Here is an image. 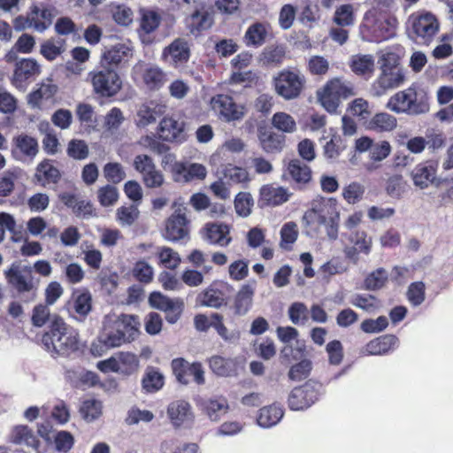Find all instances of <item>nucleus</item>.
Wrapping results in <instances>:
<instances>
[{
    "label": "nucleus",
    "mask_w": 453,
    "mask_h": 453,
    "mask_svg": "<svg viewBox=\"0 0 453 453\" xmlns=\"http://www.w3.org/2000/svg\"><path fill=\"white\" fill-rule=\"evenodd\" d=\"M42 342L48 350L58 354H66L77 349L78 333L68 326L63 319L56 316L52 321L50 334L43 335Z\"/></svg>",
    "instance_id": "nucleus-1"
},
{
    "label": "nucleus",
    "mask_w": 453,
    "mask_h": 453,
    "mask_svg": "<svg viewBox=\"0 0 453 453\" xmlns=\"http://www.w3.org/2000/svg\"><path fill=\"white\" fill-rule=\"evenodd\" d=\"M380 73L374 82L376 96H381L388 89L401 86L405 81L403 68L400 65L398 58L392 52L381 55L379 60Z\"/></svg>",
    "instance_id": "nucleus-2"
},
{
    "label": "nucleus",
    "mask_w": 453,
    "mask_h": 453,
    "mask_svg": "<svg viewBox=\"0 0 453 453\" xmlns=\"http://www.w3.org/2000/svg\"><path fill=\"white\" fill-rule=\"evenodd\" d=\"M410 35L418 44H429L438 34L440 22L437 17L427 11H421L409 17Z\"/></svg>",
    "instance_id": "nucleus-3"
},
{
    "label": "nucleus",
    "mask_w": 453,
    "mask_h": 453,
    "mask_svg": "<svg viewBox=\"0 0 453 453\" xmlns=\"http://www.w3.org/2000/svg\"><path fill=\"white\" fill-rule=\"evenodd\" d=\"M386 106L397 114L419 115L429 111L428 103L418 99L417 91L413 88H408L394 94L388 99Z\"/></svg>",
    "instance_id": "nucleus-4"
},
{
    "label": "nucleus",
    "mask_w": 453,
    "mask_h": 453,
    "mask_svg": "<svg viewBox=\"0 0 453 453\" xmlns=\"http://www.w3.org/2000/svg\"><path fill=\"white\" fill-rule=\"evenodd\" d=\"M354 95L353 85L341 78L330 80L321 90L318 91L319 101L328 112L336 111L342 98L346 99Z\"/></svg>",
    "instance_id": "nucleus-5"
},
{
    "label": "nucleus",
    "mask_w": 453,
    "mask_h": 453,
    "mask_svg": "<svg viewBox=\"0 0 453 453\" xmlns=\"http://www.w3.org/2000/svg\"><path fill=\"white\" fill-rule=\"evenodd\" d=\"M276 93L286 100L296 98L305 83L304 76L297 70L284 69L273 78Z\"/></svg>",
    "instance_id": "nucleus-6"
},
{
    "label": "nucleus",
    "mask_w": 453,
    "mask_h": 453,
    "mask_svg": "<svg viewBox=\"0 0 453 453\" xmlns=\"http://www.w3.org/2000/svg\"><path fill=\"white\" fill-rule=\"evenodd\" d=\"M172 207L173 212L165 222V238L176 242L188 234L189 220L187 218L188 208L180 199L174 201Z\"/></svg>",
    "instance_id": "nucleus-7"
},
{
    "label": "nucleus",
    "mask_w": 453,
    "mask_h": 453,
    "mask_svg": "<svg viewBox=\"0 0 453 453\" xmlns=\"http://www.w3.org/2000/svg\"><path fill=\"white\" fill-rule=\"evenodd\" d=\"M93 90L102 96H113L122 88V81L119 73L112 69H104L89 73Z\"/></svg>",
    "instance_id": "nucleus-8"
},
{
    "label": "nucleus",
    "mask_w": 453,
    "mask_h": 453,
    "mask_svg": "<svg viewBox=\"0 0 453 453\" xmlns=\"http://www.w3.org/2000/svg\"><path fill=\"white\" fill-rule=\"evenodd\" d=\"M210 104L212 111L226 122L240 120L246 114L245 106L236 104L232 97L226 95L213 96Z\"/></svg>",
    "instance_id": "nucleus-9"
},
{
    "label": "nucleus",
    "mask_w": 453,
    "mask_h": 453,
    "mask_svg": "<svg viewBox=\"0 0 453 453\" xmlns=\"http://www.w3.org/2000/svg\"><path fill=\"white\" fill-rule=\"evenodd\" d=\"M162 17L157 12L141 8L139 10L137 34L143 44H150L153 42L152 35L159 27Z\"/></svg>",
    "instance_id": "nucleus-10"
},
{
    "label": "nucleus",
    "mask_w": 453,
    "mask_h": 453,
    "mask_svg": "<svg viewBox=\"0 0 453 453\" xmlns=\"http://www.w3.org/2000/svg\"><path fill=\"white\" fill-rule=\"evenodd\" d=\"M4 275L8 284L19 292H29L34 288L32 267L29 265L14 263Z\"/></svg>",
    "instance_id": "nucleus-11"
},
{
    "label": "nucleus",
    "mask_w": 453,
    "mask_h": 453,
    "mask_svg": "<svg viewBox=\"0 0 453 453\" xmlns=\"http://www.w3.org/2000/svg\"><path fill=\"white\" fill-rule=\"evenodd\" d=\"M134 72L141 74L143 84L150 90H157L165 82V73L157 65L140 61L134 65Z\"/></svg>",
    "instance_id": "nucleus-12"
},
{
    "label": "nucleus",
    "mask_w": 453,
    "mask_h": 453,
    "mask_svg": "<svg viewBox=\"0 0 453 453\" xmlns=\"http://www.w3.org/2000/svg\"><path fill=\"white\" fill-rule=\"evenodd\" d=\"M129 342L124 334H121L118 330L108 331L104 326V332L99 337L91 344V353L96 357L104 355L107 350L112 348H117L124 343Z\"/></svg>",
    "instance_id": "nucleus-13"
},
{
    "label": "nucleus",
    "mask_w": 453,
    "mask_h": 453,
    "mask_svg": "<svg viewBox=\"0 0 453 453\" xmlns=\"http://www.w3.org/2000/svg\"><path fill=\"white\" fill-rule=\"evenodd\" d=\"M202 237L211 244L226 247L232 242L230 226L225 223H207L201 230Z\"/></svg>",
    "instance_id": "nucleus-14"
},
{
    "label": "nucleus",
    "mask_w": 453,
    "mask_h": 453,
    "mask_svg": "<svg viewBox=\"0 0 453 453\" xmlns=\"http://www.w3.org/2000/svg\"><path fill=\"white\" fill-rule=\"evenodd\" d=\"M41 73V66L34 58H22L15 65L12 84L21 90L25 89L26 81Z\"/></svg>",
    "instance_id": "nucleus-15"
},
{
    "label": "nucleus",
    "mask_w": 453,
    "mask_h": 453,
    "mask_svg": "<svg viewBox=\"0 0 453 453\" xmlns=\"http://www.w3.org/2000/svg\"><path fill=\"white\" fill-rule=\"evenodd\" d=\"M185 123L179 114L164 117L159 122V136L168 142L178 141L182 138Z\"/></svg>",
    "instance_id": "nucleus-16"
},
{
    "label": "nucleus",
    "mask_w": 453,
    "mask_h": 453,
    "mask_svg": "<svg viewBox=\"0 0 453 453\" xmlns=\"http://www.w3.org/2000/svg\"><path fill=\"white\" fill-rule=\"evenodd\" d=\"M174 181L188 183L193 180H203L206 178V167L198 163L182 162V165H175Z\"/></svg>",
    "instance_id": "nucleus-17"
},
{
    "label": "nucleus",
    "mask_w": 453,
    "mask_h": 453,
    "mask_svg": "<svg viewBox=\"0 0 453 453\" xmlns=\"http://www.w3.org/2000/svg\"><path fill=\"white\" fill-rule=\"evenodd\" d=\"M320 215L326 221L327 218H339L340 211L338 209V202L334 197L317 196L311 203V208L308 210V216Z\"/></svg>",
    "instance_id": "nucleus-18"
},
{
    "label": "nucleus",
    "mask_w": 453,
    "mask_h": 453,
    "mask_svg": "<svg viewBox=\"0 0 453 453\" xmlns=\"http://www.w3.org/2000/svg\"><path fill=\"white\" fill-rule=\"evenodd\" d=\"M260 200L269 206H278L288 202L292 196L288 188L274 184H265L259 190Z\"/></svg>",
    "instance_id": "nucleus-19"
},
{
    "label": "nucleus",
    "mask_w": 453,
    "mask_h": 453,
    "mask_svg": "<svg viewBox=\"0 0 453 453\" xmlns=\"http://www.w3.org/2000/svg\"><path fill=\"white\" fill-rule=\"evenodd\" d=\"M167 416L175 427L190 422L194 418L191 405L184 400L172 402L167 407Z\"/></svg>",
    "instance_id": "nucleus-20"
},
{
    "label": "nucleus",
    "mask_w": 453,
    "mask_h": 453,
    "mask_svg": "<svg viewBox=\"0 0 453 453\" xmlns=\"http://www.w3.org/2000/svg\"><path fill=\"white\" fill-rule=\"evenodd\" d=\"M190 50L188 42L181 38L175 39L171 44L165 47L163 50V58L173 64L178 65L187 62L189 58Z\"/></svg>",
    "instance_id": "nucleus-21"
},
{
    "label": "nucleus",
    "mask_w": 453,
    "mask_h": 453,
    "mask_svg": "<svg viewBox=\"0 0 453 453\" xmlns=\"http://www.w3.org/2000/svg\"><path fill=\"white\" fill-rule=\"evenodd\" d=\"M165 106L155 103L144 104L138 107L135 115V124L144 128L156 122L157 119L165 112Z\"/></svg>",
    "instance_id": "nucleus-22"
},
{
    "label": "nucleus",
    "mask_w": 453,
    "mask_h": 453,
    "mask_svg": "<svg viewBox=\"0 0 453 453\" xmlns=\"http://www.w3.org/2000/svg\"><path fill=\"white\" fill-rule=\"evenodd\" d=\"M60 199L66 206L73 209L78 218L88 219L95 216L93 204L89 201L81 200L76 196L67 193L61 195Z\"/></svg>",
    "instance_id": "nucleus-23"
},
{
    "label": "nucleus",
    "mask_w": 453,
    "mask_h": 453,
    "mask_svg": "<svg viewBox=\"0 0 453 453\" xmlns=\"http://www.w3.org/2000/svg\"><path fill=\"white\" fill-rule=\"evenodd\" d=\"M254 294V281L245 283L240 288L234 298V308L237 314L244 315L249 311L253 303Z\"/></svg>",
    "instance_id": "nucleus-24"
},
{
    "label": "nucleus",
    "mask_w": 453,
    "mask_h": 453,
    "mask_svg": "<svg viewBox=\"0 0 453 453\" xmlns=\"http://www.w3.org/2000/svg\"><path fill=\"white\" fill-rule=\"evenodd\" d=\"M133 55L130 43L119 42L107 49L103 54V60L108 65H119Z\"/></svg>",
    "instance_id": "nucleus-25"
},
{
    "label": "nucleus",
    "mask_w": 453,
    "mask_h": 453,
    "mask_svg": "<svg viewBox=\"0 0 453 453\" xmlns=\"http://www.w3.org/2000/svg\"><path fill=\"white\" fill-rule=\"evenodd\" d=\"M140 322L133 315H121L114 321V329L118 330L130 342L139 334Z\"/></svg>",
    "instance_id": "nucleus-26"
},
{
    "label": "nucleus",
    "mask_w": 453,
    "mask_h": 453,
    "mask_svg": "<svg viewBox=\"0 0 453 453\" xmlns=\"http://www.w3.org/2000/svg\"><path fill=\"white\" fill-rule=\"evenodd\" d=\"M413 184L419 189L427 188L436 178V169L433 165H418L411 173Z\"/></svg>",
    "instance_id": "nucleus-27"
},
{
    "label": "nucleus",
    "mask_w": 453,
    "mask_h": 453,
    "mask_svg": "<svg viewBox=\"0 0 453 453\" xmlns=\"http://www.w3.org/2000/svg\"><path fill=\"white\" fill-rule=\"evenodd\" d=\"M269 26L265 23L251 24L243 36L245 44L249 47H259L265 43L268 35Z\"/></svg>",
    "instance_id": "nucleus-28"
},
{
    "label": "nucleus",
    "mask_w": 453,
    "mask_h": 453,
    "mask_svg": "<svg viewBox=\"0 0 453 453\" xmlns=\"http://www.w3.org/2000/svg\"><path fill=\"white\" fill-rule=\"evenodd\" d=\"M375 60L370 54H356L350 58L349 67L357 75L371 76L374 72Z\"/></svg>",
    "instance_id": "nucleus-29"
},
{
    "label": "nucleus",
    "mask_w": 453,
    "mask_h": 453,
    "mask_svg": "<svg viewBox=\"0 0 453 453\" xmlns=\"http://www.w3.org/2000/svg\"><path fill=\"white\" fill-rule=\"evenodd\" d=\"M209 366L219 376L229 377L237 373V363L232 358L213 356L209 359Z\"/></svg>",
    "instance_id": "nucleus-30"
},
{
    "label": "nucleus",
    "mask_w": 453,
    "mask_h": 453,
    "mask_svg": "<svg viewBox=\"0 0 453 453\" xmlns=\"http://www.w3.org/2000/svg\"><path fill=\"white\" fill-rule=\"evenodd\" d=\"M397 126V119L387 112H379L372 116L367 122L366 127L375 132H390Z\"/></svg>",
    "instance_id": "nucleus-31"
},
{
    "label": "nucleus",
    "mask_w": 453,
    "mask_h": 453,
    "mask_svg": "<svg viewBox=\"0 0 453 453\" xmlns=\"http://www.w3.org/2000/svg\"><path fill=\"white\" fill-rule=\"evenodd\" d=\"M314 402V393L307 388H296L288 396V405L292 410L299 411L309 407Z\"/></svg>",
    "instance_id": "nucleus-32"
},
{
    "label": "nucleus",
    "mask_w": 453,
    "mask_h": 453,
    "mask_svg": "<svg viewBox=\"0 0 453 453\" xmlns=\"http://www.w3.org/2000/svg\"><path fill=\"white\" fill-rule=\"evenodd\" d=\"M70 307L80 316H87L92 308V296L87 290H77L73 294Z\"/></svg>",
    "instance_id": "nucleus-33"
},
{
    "label": "nucleus",
    "mask_w": 453,
    "mask_h": 453,
    "mask_svg": "<svg viewBox=\"0 0 453 453\" xmlns=\"http://www.w3.org/2000/svg\"><path fill=\"white\" fill-rule=\"evenodd\" d=\"M58 88L50 81L42 82L40 87L27 96V103L32 108H40L42 100L51 98Z\"/></svg>",
    "instance_id": "nucleus-34"
},
{
    "label": "nucleus",
    "mask_w": 453,
    "mask_h": 453,
    "mask_svg": "<svg viewBox=\"0 0 453 453\" xmlns=\"http://www.w3.org/2000/svg\"><path fill=\"white\" fill-rule=\"evenodd\" d=\"M271 124L273 128L283 134H294L297 131V123L295 118L285 112H275L271 119Z\"/></svg>",
    "instance_id": "nucleus-35"
},
{
    "label": "nucleus",
    "mask_w": 453,
    "mask_h": 453,
    "mask_svg": "<svg viewBox=\"0 0 453 453\" xmlns=\"http://www.w3.org/2000/svg\"><path fill=\"white\" fill-rule=\"evenodd\" d=\"M258 140L262 149L266 153L280 152L285 147V140L283 137L266 130L259 132Z\"/></svg>",
    "instance_id": "nucleus-36"
},
{
    "label": "nucleus",
    "mask_w": 453,
    "mask_h": 453,
    "mask_svg": "<svg viewBox=\"0 0 453 453\" xmlns=\"http://www.w3.org/2000/svg\"><path fill=\"white\" fill-rule=\"evenodd\" d=\"M282 417V409L276 404H273L260 409L257 421L261 427L268 428L276 425Z\"/></svg>",
    "instance_id": "nucleus-37"
},
{
    "label": "nucleus",
    "mask_w": 453,
    "mask_h": 453,
    "mask_svg": "<svg viewBox=\"0 0 453 453\" xmlns=\"http://www.w3.org/2000/svg\"><path fill=\"white\" fill-rule=\"evenodd\" d=\"M398 340L395 336L387 334L368 342L365 346V350L371 355H383L394 348Z\"/></svg>",
    "instance_id": "nucleus-38"
},
{
    "label": "nucleus",
    "mask_w": 453,
    "mask_h": 453,
    "mask_svg": "<svg viewBox=\"0 0 453 453\" xmlns=\"http://www.w3.org/2000/svg\"><path fill=\"white\" fill-rule=\"evenodd\" d=\"M165 383L164 375L156 368L149 367L142 380V388L148 393L161 389Z\"/></svg>",
    "instance_id": "nucleus-39"
},
{
    "label": "nucleus",
    "mask_w": 453,
    "mask_h": 453,
    "mask_svg": "<svg viewBox=\"0 0 453 453\" xmlns=\"http://www.w3.org/2000/svg\"><path fill=\"white\" fill-rule=\"evenodd\" d=\"M119 373L122 375H131L139 369V359L137 356L131 352L117 353Z\"/></svg>",
    "instance_id": "nucleus-40"
},
{
    "label": "nucleus",
    "mask_w": 453,
    "mask_h": 453,
    "mask_svg": "<svg viewBox=\"0 0 453 453\" xmlns=\"http://www.w3.org/2000/svg\"><path fill=\"white\" fill-rule=\"evenodd\" d=\"M13 142L16 148L28 157H35L39 151L37 140L27 134H22L14 137Z\"/></svg>",
    "instance_id": "nucleus-41"
},
{
    "label": "nucleus",
    "mask_w": 453,
    "mask_h": 453,
    "mask_svg": "<svg viewBox=\"0 0 453 453\" xmlns=\"http://www.w3.org/2000/svg\"><path fill=\"white\" fill-rule=\"evenodd\" d=\"M156 256L158 258L159 265L167 269H175L180 264V257L173 249L166 246L158 247Z\"/></svg>",
    "instance_id": "nucleus-42"
},
{
    "label": "nucleus",
    "mask_w": 453,
    "mask_h": 453,
    "mask_svg": "<svg viewBox=\"0 0 453 453\" xmlns=\"http://www.w3.org/2000/svg\"><path fill=\"white\" fill-rule=\"evenodd\" d=\"M187 24L191 34H196L201 30L208 29L212 25V18L211 15L204 12H195L187 19Z\"/></svg>",
    "instance_id": "nucleus-43"
},
{
    "label": "nucleus",
    "mask_w": 453,
    "mask_h": 453,
    "mask_svg": "<svg viewBox=\"0 0 453 453\" xmlns=\"http://www.w3.org/2000/svg\"><path fill=\"white\" fill-rule=\"evenodd\" d=\"M80 412L85 421L93 422L103 415V404L96 399L85 400L80 408Z\"/></svg>",
    "instance_id": "nucleus-44"
},
{
    "label": "nucleus",
    "mask_w": 453,
    "mask_h": 453,
    "mask_svg": "<svg viewBox=\"0 0 453 453\" xmlns=\"http://www.w3.org/2000/svg\"><path fill=\"white\" fill-rule=\"evenodd\" d=\"M197 302L201 306L217 309L224 303V298L222 293L219 290L208 288L198 295Z\"/></svg>",
    "instance_id": "nucleus-45"
},
{
    "label": "nucleus",
    "mask_w": 453,
    "mask_h": 453,
    "mask_svg": "<svg viewBox=\"0 0 453 453\" xmlns=\"http://www.w3.org/2000/svg\"><path fill=\"white\" fill-rule=\"evenodd\" d=\"M12 437L13 442L32 448H36L39 443L32 430L26 426H16L12 430Z\"/></svg>",
    "instance_id": "nucleus-46"
},
{
    "label": "nucleus",
    "mask_w": 453,
    "mask_h": 453,
    "mask_svg": "<svg viewBox=\"0 0 453 453\" xmlns=\"http://www.w3.org/2000/svg\"><path fill=\"white\" fill-rule=\"evenodd\" d=\"M35 177L43 184L46 182L55 183L59 179V171L52 165L50 160H44L38 165Z\"/></svg>",
    "instance_id": "nucleus-47"
},
{
    "label": "nucleus",
    "mask_w": 453,
    "mask_h": 453,
    "mask_svg": "<svg viewBox=\"0 0 453 453\" xmlns=\"http://www.w3.org/2000/svg\"><path fill=\"white\" fill-rule=\"evenodd\" d=\"M288 170L296 182L307 183L311 179V168L297 159L289 162Z\"/></svg>",
    "instance_id": "nucleus-48"
},
{
    "label": "nucleus",
    "mask_w": 453,
    "mask_h": 453,
    "mask_svg": "<svg viewBox=\"0 0 453 453\" xmlns=\"http://www.w3.org/2000/svg\"><path fill=\"white\" fill-rule=\"evenodd\" d=\"M285 58V50L281 46H268L260 54V61L263 65H277Z\"/></svg>",
    "instance_id": "nucleus-49"
},
{
    "label": "nucleus",
    "mask_w": 453,
    "mask_h": 453,
    "mask_svg": "<svg viewBox=\"0 0 453 453\" xmlns=\"http://www.w3.org/2000/svg\"><path fill=\"white\" fill-rule=\"evenodd\" d=\"M228 411V403L224 398L211 399L205 405L207 416L212 421H218Z\"/></svg>",
    "instance_id": "nucleus-50"
},
{
    "label": "nucleus",
    "mask_w": 453,
    "mask_h": 453,
    "mask_svg": "<svg viewBox=\"0 0 453 453\" xmlns=\"http://www.w3.org/2000/svg\"><path fill=\"white\" fill-rule=\"evenodd\" d=\"M140 211L134 205L120 206L116 210L117 221L122 226L133 225L139 218Z\"/></svg>",
    "instance_id": "nucleus-51"
},
{
    "label": "nucleus",
    "mask_w": 453,
    "mask_h": 453,
    "mask_svg": "<svg viewBox=\"0 0 453 453\" xmlns=\"http://www.w3.org/2000/svg\"><path fill=\"white\" fill-rule=\"evenodd\" d=\"M334 22L342 27L351 26L354 23V8L351 4H342L336 8Z\"/></svg>",
    "instance_id": "nucleus-52"
},
{
    "label": "nucleus",
    "mask_w": 453,
    "mask_h": 453,
    "mask_svg": "<svg viewBox=\"0 0 453 453\" xmlns=\"http://www.w3.org/2000/svg\"><path fill=\"white\" fill-rule=\"evenodd\" d=\"M298 227L295 222H288L280 229V246L289 250L298 237Z\"/></svg>",
    "instance_id": "nucleus-53"
},
{
    "label": "nucleus",
    "mask_w": 453,
    "mask_h": 453,
    "mask_svg": "<svg viewBox=\"0 0 453 453\" xmlns=\"http://www.w3.org/2000/svg\"><path fill=\"white\" fill-rule=\"evenodd\" d=\"M133 276L139 281L149 283L154 276L153 267L145 260H138L132 269Z\"/></svg>",
    "instance_id": "nucleus-54"
},
{
    "label": "nucleus",
    "mask_w": 453,
    "mask_h": 453,
    "mask_svg": "<svg viewBox=\"0 0 453 453\" xmlns=\"http://www.w3.org/2000/svg\"><path fill=\"white\" fill-rule=\"evenodd\" d=\"M254 202L249 192H240L234 199V209L241 217H248L252 211Z\"/></svg>",
    "instance_id": "nucleus-55"
},
{
    "label": "nucleus",
    "mask_w": 453,
    "mask_h": 453,
    "mask_svg": "<svg viewBox=\"0 0 453 453\" xmlns=\"http://www.w3.org/2000/svg\"><path fill=\"white\" fill-rule=\"evenodd\" d=\"M214 319H216L212 324V327L217 331L219 335L227 342L234 343L240 338V333L236 330H229L223 323L222 317L214 313Z\"/></svg>",
    "instance_id": "nucleus-56"
},
{
    "label": "nucleus",
    "mask_w": 453,
    "mask_h": 453,
    "mask_svg": "<svg viewBox=\"0 0 453 453\" xmlns=\"http://www.w3.org/2000/svg\"><path fill=\"white\" fill-rule=\"evenodd\" d=\"M97 198L102 206H112L119 199L118 188L111 185L104 186L97 190Z\"/></svg>",
    "instance_id": "nucleus-57"
},
{
    "label": "nucleus",
    "mask_w": 453,
    "mask_h": 453,
    "mask_svg": "<svg viewBox=\"0 0 453 453\" xmlns=\"http://www.w3.org/2000/svg\"><path fill=\"white\" fill-rule=\"evenodd\" d=\"M224 176L234 183H248L250 180L249 172L242 167L227 165L224 169Z\"/></svg>",
    "instance_id": "nucleus-58"
},
{
    "label": "nucleus",
    "mask_w": 453,
    "mask_h": 453,
    "mask_svg": "<svg viewBox=\"0 0 453 453\" xmlns=\"http://www.w3.org/2000/svg\"><path fill=\"white\" fill-rule=\"evenodd\" d=\"M113 20L119 26L128 27L134 21L133 11L126 5H117L111 11Z\"/></svg>",
    "instance_id": "nucleus-59"
},
{
    "label": "nucleus",
    "mask_w": 453,
    "mask_h": 453,
    "mask_svg": "<svg viewBox=\"0 0 453 453\" xmlns=\"http://www.w3.org/2000/svg\"><path fill=\"white\" fill-rule=\"evenodd\" d=\"M365 193V187L358 182H351L342 190V196L349 204L359 202Z\"/></svg>",
    "instance_id": "nucleus-60"
},
{
    "label": "nucleus",
    "mask_w": 453,
    "mask_h": 453,
    "mask_svg": "<svg viewBox=\"0 0 453 453\" xmlns=\"http://www.w3.org/2000/svg\"><path fill=\"white\" fill-rule=\"evenodd\" d=\"M104 175L109 181L117 184L126 178V172L119 163H108L104 167Z\"/></svg>",
    "instance_id": "nucleus-61"
},
{
    "label": "nucleus",
    "mask_w": 453,
    "mask_h": 453,
    "mask_svg": "<svg viewBox=\"0 0 453 453\" xmlns=\"http://www.w3.org/2000/svg\"><path fill=\"white\" fill-rule=\"evenodd\" d=\"M351 303L368 312H372L380 307V302L372 295H357L353 297Z\"/></svg>",
    "instance_id": "nucleus-62"
},
{
    "label": "nucleus",
    "mask_w": 453,
    "mask_h": 453,
    "mask_svg": "<svg viewBox=\"0 0 453 453\" xmlns=\"http://www.w3.org/2000/svg\"><path fill=\"white\" fill-rule=\"evenodd\" d=\"M228 274L229 277L235 281L242 280L249 274L248 262L243 259L232 262L228 266Z\"/></svg>",
    "instance_id": "nucleus-63"
},
{
    "label": "nucleus",
    "mask_w": 453,
    "mask_h": 453,
    "mask_svg": "<svg viewBox=\"0 0 453 453\" xmlns=\"http://www.w3.org/2000/svg\"><path fill=\"white\" fill-rule=\"evenodd\" d=\"M391 145L388 141H380L373 143L369 153V158L374 162H381L391 153Z\"/></svg>",
    "instance_id": "nucleus-64"
}]
</instances>
